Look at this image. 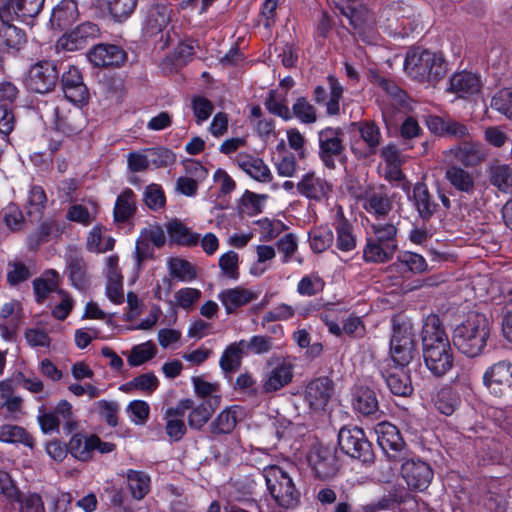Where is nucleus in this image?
<instances>
[{
	"label": "nucleus",
	"instance_id": "obj_1",
	"mask_svg": "<svg viewBox=\"0 0 512 512\" xmlns=\"http://www.w3.org/2000/svg\"><path fill=\"white\" fill-rule=\"evenodd\" d=\"M421 345L424 365L434 378L441 379L454 368V351L437 314H429L423 320Z\"/></svg>",
	"mask_w": 512,
	"mask_h": 512
},
{
	"label": "nucleus",
	"instance_id": "obj_2",
	"mask_svg": "<svg viewBox=\"0 0 512 512\" xmlns=\"http://www.w3.org/2000/svg\"><path fill=\"white\" fill-rule=\"evenodd\" d=\"M490 336V324L485 315L470 314L466 321L455 327L452 342L456 349L469 358L483 354Z\"/></svg>",
	"mask_w": 512,
	"mask_h": 512
},
{
	"label": "nucleus",
	"instance_id": "obj_3",
	"mask_svg": "<svg viewBox=\"0 0 512 512\" xmlns=\"http://www.w3.org/2000/svg\"><path fill=\"white\" fill-rule=\"evenodd\" d=\"M394 217L388 222L371 224L372 235L366 238L363 248V260L366 263L384 264L391 261L398 250V225Z\"/></svg>",
	"mask_w": 512,
	"mask_h": 512
},
{
	"label": "nucleus",
	"instance_id": "obj_4",
	"mask_svg": "<svg viewBox=\"0 0 512 512\" xmlns=\"http://www.w3.org/2000/svg\"><path fill=\"white\" fill-rule=\"evenodd\" d=\"M404 70L414 81L435 85L444 78L447 67L441 54L412 47L406 53Z\"/></svg>",
	"mask_w": 512,
	"mask_h": 512
},
{
	"label": "nucleus",
	"instance_id": "obj_5",
	"mask_svg": "<svg viewBox=\"0 0 512 512\" xmlns=\"http://www.w3.org/2000/svg\"><path fill=\"white\" fill-rule=\"evenodd\" d=\"M262 474L267 489L278 507L286 511L294 510L300 505V490L286 471L272 465L265 467Z\"/></svg>",
	"mask_w": 512,
	"mask_h": 512
},
{
	"label": "nucleus",
	"instance_id": "obj_6",
	"mask_svg": "<svg viewBox=\"0 0 512 512\" xmlns=\"http://www.w3.org/2000/svg\"><path fill=\"white\" fill-rule=\"evenodd\" d=\"M42 116L53 125L56 131L67 136L80 133L86 126L83 111L78 107H72L63 99L58 103L45 102Z\"/></svg>",
	"mask_w": 512,
	"mask_h": 512
},
{
	"label": "nucleus",
	"instance_id": "obj_7",
	"mask_svg": "<svg viewBox=\"0 0 512 512\" xmlns=\"http://www.w3.org/2000/svg\"><path fill=\"white\" fill-rule=\"evenodd\" d=\"M389 354L399 367H407L417 355L415 330L410 321H394Z\"/></svg>",
	"mask_w": 512,
	"mask_h": 512
},
{
	"label": "nucleus",
	"instance_id": "obj_8",
	"mask_svg": "<svg viewBox=\"0 0 512 512\" xmlns=\"http://www.w3.org/2000/svg\"><path fill=\"white\" fill-rule=\"evenodd\" d=\"M338 445L345 454L364 463L372 462L374 459L372 444L360 427H342L338 433Z\"/></svg>",
	"mask_w": 512,
	"mask_h": 512
},
{
	"label": "nucleus",
	"instance_id": "obj_9",
	"mask_svg": "<svg viewBox=\"0 0 512 512\" xmlns=\"http://www.w3.org/2000/svg\"><path fill=\"white\" fill-rule=\"evenodd\" d=\"M344 132L341 128L326 127L318 132L319 158L328 169L336 168V160L346 162Z\"/></svg>",
	"mask_w": 512,
	"mask_h": 512
},
{
	"label": "nucleus",
	"instance_id": "obj_10",
	"mask_svg": "<svg viewBox=\"0 0 512 512\" xmlns=\"http://www.w3.org/2000/svg\"><path fill=\"white\" fill-rule=\"evenodd\" d=\"M377 442L388 459L395 464L404 461L410 451L398 428L390 422H380L375 427Z\"/></svg>",
	"mask_w": 512,
	"mask_h": 512
},
{
	"label": "nucleus",
	"instance_id": "obj_11",
	"mask_svg": "<svg viewBox=\"0 0 512 512\" xmlns=\"http://www.w3.org/2000/svg\"><path fill=\"white\" fill-rule=\"evenodd\" d=\"M357 128L360 139L351 143L350 149L354 156L361 160L375 155L382 141V134L379 126L370 120H363L352 123Z\"/></svg>",
	"mask_w": 512,
	"mask_h": 512
},
{
	"label": "nucleus",
	"instance_id": "obj_12",
	"mask_svg": "<svg viewBox=\"0 0 512 512\" xmlns=\"http://www.w3.org/2000/svg\"><path fill=\"white\" fill-rule=\"evenodd\" d=\"M448 163H456L463 168H474L486 160L487 153L478 141L464 140L444 152Z\"/></svg>",
	"mask_w": 512,
	"mask_h": 512
},
{
	"label": "nucleus",
	"instance_id": "obj_13",
	"mask_svg": "<svg viewBox=\"0 0 512 512\" xmlns=\"http://www.w3.org/2000/svg\"><path fill=\"white\" fill-rule=\"evenodd\" d=\"M59 79V71L54 61L42 60L34 64L28 73L27 87L36 93L52 91Z\"/></svg>",
	"mask_w": 512,
	"mask_h": 512
},
{
	"label": "nucleus",
	"instance_id": "obj_14",
	"mask_svg": "<svg viewBox=\"0 0 512 512\" xmlns=\"http://www.w3.org/2000/svg\"><path fill=\"white\" fill-rule=\"evenodd\" d=\"M483 384L497 397L512 390V362L503 360L488 367L483 374Z\"/></svg>",
	"mask_w": 512,
	"mask_h": 512
},
{
	"label": "nucleus",
	"instance_id": "obj_15",
	"mask_svg": "<svg viewBox=\"0 0 512 512\" xmlns=\"http://www.w3.org/2000/svg\"><path fill=\"white\" fill-rule=\"evenodd\" d=\"M401 463V476L410 490L424 491L433 479L430 465L420 459L409 458Z\"/></svg>",
	"mask_w": 512,
	"mask_h": 512
},
{
	"label": "nucleus",
	"instance_id": "obj_16",
	"mask_svg": "<svg viewBox=\"0 0 512 512\" xmlns=\"http://www.w3.org/2000/svg\"><path fill=\"white\" fill-rule=\"evenodd\" d=\"M61 88L67 100L74 104L86 103L89 99V90L84 84L79 68L70 66L60 79Z\"/></svg>",
	"mask_w": 512,
	"mask_h": 512
},
{
	"label": "nucleus",
	"instance_id": "obj_17",
	"mask_svg": "<svg viewBox=\"0 0 512 512\" xmlns=\"http://www.w3.org/2000/svg\"><path fill=\"white\" fill-rule=\"evenodd\" d=\"M362 202L363 209L377 221L384 220L393 209V198L384 185L375 190L365 191Z\"/></svg>",
	"mask_w": 512,
	"mask_h": 512
},
{
	"label": "nucleus",
	"instance_id": "obj_18",
	"mask_svg": "<svg viewBox=\"0 0 512 512\" xmlns=\"http://www.w3.org/2000/svg\"><path fill=\"white\" fill-rule=\"evenodd\" d=\"M308 462L316 478L328 480L338 471L336 455L327 447H315L308 455Z\"/></svg>",
	"mask_w": 512,
	"mask_h": 512
},
{
	"label": "nucleus",
	"instance_id": "obj_19",
	"mask_svg": "<svg viewBox=\"0 0 512 512\" xmlns=\"http://www.w3.org/2000/svg\"><path fill=\"white\" fill-rule=\"evenodd\" d=\"M100 34L98 26L93 22H84L65 33L59 44L67 51H76L84 48L89 42L95 40Z\"/></svg>",
	"mask_w": 512,
	"mask_h": 512
},
{
	"label": "nucleus",
	"instance_id": "obj_20",
	"mask_svg": "<svg viewBox=\"0 0 512 512\" xmlns=\"http://www.w3.org/2000/svg\"><path fill=\"white\" fill-rule=\"evenodd\" d=\"M334 395V383L327 377L311 380L305 389V400L313 410H323Z\"/></svg>",
	"mask_w": 512,
	"mask_h": 512
},
{
	"label": "nucleus",
	"instance_id": "obj_21",
	"mask_svg": "<svg viewBox=\"0 0 512 512\" xmlns=\"http://www.w3.org/2000/svg\"><path fill=\"white\" fill-rule=\"evenodd\" d=\"M413 504L416 506L415 497L404 487H393L377 500H374L364 506V512H380L384 510H394L402 504Z\"/></svg>",
	"mask_w": 512,
	"mask_h": 512
},
{
	"label": "nucleus",
	"instance_id": "obj_22",
	"mask_svg": "<svg viewBox=\"0 0 512 512\" xmlns=\"http://www.w3.org/2000/svg\"><path fill=\"white\" fill-rule=\"evenodd\" d=\"M444 178L454 190L462 195L471 196L476 190L475 174L456 163H447Z\"/></svg>",
	"mask_w": 512,
	"mask_h": 512
},
{
	"label": "nucleus",
	"instance_id": "obj_23",
	"mask_svg": "<svg viewBox=\"0 0 512 512\" xmlns=\"http://www.w3.org/2000/svg\"><path fill=\"white\" fill-rule=\"evenodd\" d=\"M235 164L253 180L260 183H270L273 174L260 157L248 153H239L234 160Z\"/></svg>",
	"mask_w": 512,
	"mask_h": 512
},
{
	"label": "nucleus",
	"instance_id": "obj_24",
	"mask_svg": "<svg viewBox=\"0 0 512 512\" xmlns=\"http://www.w3.org/2000/svg\"><path fill=\"white\" fill-rule=\"evenodd\" d=\"M292 379V364L286 361H282L264 375L261 384V393H275L290 384Z\"/></svg>",
	"mask_w": 512,
	"mask_h": 512
},
{
	"label": "nucleus",
	"instance_id": "obj_25",
	"mask_svg": "<svg viewBox=\"0 0 512 512\" xmlns=\"http://www.w3.org/2000/svg\"><path fill=\"white\" fill-rule=\"evenodd\" d=\"M327 82L330 89L329 99L327 100L326 88L318 85L313 90V100L317 104H325L328 115H337L340 111V99L343 95V87L334 75H328Z\"/></svg>",
	"mask_w": 512,
	"mask_h": 512
},
{
	"label": "nucleus",
	"instance_id": "obj_26",
	"mask_svg": "<svg viewBox=\"0 0 512 512\" xmlns=\"http://www.w3.org/2000/svg\"><path fill=\"white\" fill-rule=\"evenodd\" d=\"M90 62L97 67H118L126 59V52L113 44H98L88 54Z\"/></svg>",
	"mask_w": 512,
	"mask_h": 512
},
{
	"label": "nucleus",
	"instance_id": "obj_27",
	"mask_svg": "<svg viewBox=\"0 0 512 512\" xmlns=\"http://www.w3.org/2000/svg\"><path fill=\"white\" fill-rule=\"evenodd\" d=\"M409 199L423 222L430 221L437 211L438 203L424 182H417L413 186L412 196Z\"/></svg>",
	"mask_w": 512,
	"mask_h": 512
},
{
	"label": "nucleus",
	"instance_id": "obj_28",
	"mask_svg": "<svg viewBox=\"0 0 512 512\" xmlns=\"http://www.w3.org/2000/svg\"><path fill=\"white\" fill-rule=\"evenodd\" d=\"M333 227L336 231V247L342 252H350L357 246L353 224L344 216L341 206L337 208Z\"/></svg>",
	"mask_w": 512,
	"mask_h": 512
},
{
	"label": "nucleus",
	"instance_id": "obj_29",
	"mask_svg": "<svg viewBox=\"0 0 512 512\" xmlns=\"http://www.w3.org/2000/svg\"><path fill=\"white\" fill-rule=\"evenodd\" d=\"M382 376L392 394L407 397L413 393L410 371L406 367L388 368L382 372Z\"/></svg>",
	"mask_w": 512,
	"mask_h": 512
},
{
	"label": "nucleus",
	"instance_id": "obj_30",
	"mask_svg": "<svg viewBox=\"0 0 512 512\" xmlns=\"http://www.w3.org/2000/svg\"><path fill=\"white\" fill-rule=\"evenodd\" d=\"M298 192L308 199L322 201L328 197L331 185L314 172L305 174L296 185Z\"/></svg>",
	"mask_w": 512,
	"mask_h": 512
},
{
	"label": "nucleus",
	"instance_id": "obj_31",
	"mask_svg": "<svg viewBox=\"0 0 512 512\" xmlns=\"http://www.w3.org/2000/svg\"><path fill=\"white\" fill-rule=\"evenodd\" d=\"M170 20V10L165 4H153L146 13L143 24V34L145 37H154L162 34L164 28Z\"/></svg>",
	"mask_w": 512,
	"mask_h": 512
},
{
	"label": "nucleus",
	"instance_id": "obj_32",
	"mask_svg": "<svg viewBox=\"0 0 512 512\" xmlns=\"http://www.w3.org/2000/svg\"><path fill=\"white\" fill-rule=\"evenodd\" d=\"M482 82L480 76L475 73L462 71L455 73L449 81V91L460 98H468L480 92Z\"/></svg>",
	"mask_w": 512,
	"mask_h": 512
},
{
	"label": "nucleus",
	"instance_id": "obj_33",
	"mask_svg": "<svg viewBox=\"0 0 512 512\" xmlns=\"http://www.w3.org/2000/svg\"><path fill=\"white\" fill-rule=\"evenodd\" d=\"M353 409L362 416H375L379 410L376 393L368 386H355L352 392Z\"/></svg>",
	"mask_w": 512,
	"mask_h": 512
},
{
	"label": "nucleus",
	"instance_id": "obj_34",
	"mask_svg": "<svg viewBox=\"0 0 512 512\" xmlns=\"http://www.w3.org/2000/svg\"><path fill=\"white\" fill-rule=\"evenodd\" d=\"M137 213V195L131 188H125L117 196L113 218L116 224L129 223Z\"/></svg>",
	"mask_w": 512,
	"mask_h": 512
},
{
	"label": "nucleus",
	"instance_id": "obj_35",
	"mask_svg": "<svg viewBox=\"0 0 512 512\" xmlns=\"http://www.w3.org/2000/svg\"><path fill=\"white\" fill-rule=\"evenodd\" d=\"M26 33L17 26L3 21L0 26V50L17 54L26 44Z\"/></svg>",
	"mask_w": 512,
	"mask_h": 512
},
{
	"label": "nucleus",
	"instance_id": "obj_36",
	"mask_svg": "<svg viewBox=\"0 0 512 512\" xmlns=\"http://www.w3.org/2000/svg\"><path fill=\"white\" fill-rule=\"evenodd\" d=\"M219 300L228 314L234 313L239 307L256 300L258 294L250 289L235 287L223 290L218 295Z\"/></svg>",
	"mask_w": 512,
	"mask_h": 512
},
{
	"label": "nucleus",
	"instance_id": "obj_37",
	"mask_svg": "<svg viewBox=\"0 0 512 512\" xmlns=\"http://www.w3.org/2000/svg\"><path fill=\"white\" fill-rule=\"evenodd\" d=\"M78 5L74 0H61L54 8L50 18L52 28L62 31L71 26L78 18Z\"/></svg>",
	"mask_w": 512,
	"mask_h": 512
},
{
	"label": "nucleus",
	"instance_id": "obj_38",
	"mask_svg": "<svg viewBox=\"0 0 512 512\" xmlns=\"http://www.w3.org/2000/svg\"><path fill=\"white\" fill-rule=\"evenodd\" d=\"M239 412L238 406L222 410L208 426L211 438L217 439L220 436L231 434L237 425Z\"/></svg>",
	"mask_w": 512,
	"mask_h": 512
},
{
	"label": "nucleus",
	"instance_id": "obj_39",
	"mask_svg": "<svg viewBox=\"0 0 512 512\" xmlns=\"http://www.w3.org/2000/svg\"><path fill=\"white\" fill-rule=\"evenodd\" d=\"M372 83L379 86L390 96L391 103L396 106V108L404 112L412 110L410 97L393 80L376 74L372 77Z\"/></svg>",
	"mask_w": 512,
	"mask_h": 512
},
{
	"label": "nucleus",
	"instance_id": "obj_40",
	"mask_svg": "<svg viewBox=\"0 0 512 512\" xmlns=\"http://www.w3.org/2000/svg\"><path fill=\"white\" fill-rule=\"evenodd\" d=\"M101 7L116 23H124L134 13L138 0H99Z\"/></svg>",
	"mask_w": 512,
	"mask_h": 512
},
{
	"label": "nucleus",
	"instance_id": "obj_41",
	"mask_svg": "<svg viewBox=\"0 0 512 512\" xmlns=\"http://www.w3.org/2000/svg\"><path fill=\"white\" fill-rule=\"evenodd\" d=\"M166 229L170 240L178 245L195 247L200 242V235L192 232L190 228L178 219L168 222Z\"/></svg>",
	"mask_w": 512,
	"mask_h": 512
},
{
	"label": "nucleus",
	"instance_id": "obj_42",
	"mask_svg": "<svg viewBox=\"0 0 512 512\" xmlns=\"http://www.w3.org/2000/svg\"><path fill=\"white\" fill-rule=\"evenodd\" d=\"M218 404L219 397L203 400L190 412L188 416L189 426L193 429L200 430L209 421Z\"/></svg>",
	"mask_w": 512,
	"mask_h": 512
},
{
	"label": "nucleus",
	"instance_id": "obj_43",
	"mask_svg": "<svg viewBox=\"0 0 512 512\" xmlns=\"http://www.w3.org/2000/svg\"><path fill=\"white\" fill-rule=\"evenodd\" d=\"M128 488L135 500H142L150 492L151 478L144 471L129 469L126 474Z\"/></svg>",
	"mask_w": 512,
	"mask_h": 512
},
{
	"label": "nucleus",
	"instance_id": "obj_44",
	"mask_svg": "<svg viewBox=\"0 0 512 512\" xmlns=\"http://www.w3.org/2000/svg\"><path fill=\"white\" fill-rule=\"evenodd\" d=\"M399 273H422L427 269V263L420 254L405 251L401 253L392 265Z\"/></svg>",
	"mask_w": 512,
	"mask_h": 512
},
{
	"label": "nucleus",
	"instance_id": "obj_45",
	"mask_svg": "<svg viewBox=\"0 0 512 512\" xmlns=\"http://www.w3.org/2000/svg\"><path fill=\"white\" fill-rule=\"evenodd\" d=\"M68 272L72 285L79 290H85L89 285L87 263L78 255H70L68 260Z\"/></svg>",
	"mask_w": 512,
	"mask_h": 512
},
{
	"label": "nucleus",
	"instance_id": "obj_46",
	"mask_svg": "<svg viewBox=\"0 0 512 512\" xmlns=\"http://www.w3.org/2000/svg\"><path fill=\"white\" fill-rule=\"evenodd\" d=\"M246 354V351L240 341L234 342L226 347L224 350L219 365L225 373L236 372L242 363V358Z\"/></svg>",
	"mask_w": 512,
	"mask_h": 512
},
{
	"label": "nucleus",
	"instance_id": "obj_47",
	"mask_svg": "<svg viewBox=\"0 0 512 512\" xmlns=\"http://www.w3.org/2000/svg\"><path fill=\"white\" fill-rule=\"evenodd\" d=\"M460 404L461 398L452 387L444 386L437 392L435 407L440 413L450 416L458 409Z\"/></svg>",
	"mask_w": 512,
	"mask_h": 512
},
{
	"label": "nucleus",
	"instance_id": "obj_48",
	"mask_svg": "<svg viewBox=\"0 0 512 512\" xmlns=\"http://www.w3.org/2000/svg\"><path fill=\"white\" fill-rule=\"evenodd\" d=\"M69 453L77 460L87 462L93 457L92 435L74 434L68 443Z\"/></svg>",
	"mask_w": 512,
	"mask_h": 512
},
{
	"label": "nucleus",
	"instance_id": "obj_49",
	"mask_svg": "<svg viewBox=\"0 0 512 512\" xmlns=\"http://www.w3.org/2000/svg\"><path fill=\"white\" fill-rule=\"evenodd\" d=\"M489 181L499 191L512 193V168L507 164H496L489 168Z\"/></svg>",
	"mask_w": 512,
	"mask_h": 512
},
{
	"label": "nucleus",
	"instance_id": "obj_50",
	"mask_svg": "<svg viewBox=\"0 0 512 512\" xmlns=\"http://www.w3.org/2000/svg\"><path fill=\"white\" fill-rule=\"evenodd\" d=\"M159 387V380L153 372L143 373L134 377L129 382L123 384L120 390L123 392H130L138 390L146 394H152Z\"/></svg>",
	"mask_w": 512,
	"mask_h": 512
},
{
	"label": "nucleus",
	"instance_id": "obj_51",
	"mask_svg": "<svg viewBox=\"0 0 512 512\" xmlns=\"http://www.w3.org/2000/svg\"><path fill=\"white\" fill-rule=\"evenodd\" d=\"M0 441L7 443H22L33 447V437L21 426L4 424L0 426Z\"/></svg>",
	"mask_w": 512,
	"mask_h": 512
},
{
	"label": "nucleus",
	"instance_id": "obj_52",
	"mask_svg": "<svg viewBox=\"0 0 512 512\" xmlns=\"http://www.w3.org/2000/svg\"><path fill=\"white\" fill-rule=\"evenodd\" d=\"M334 241V234L327 226L315 227L309 232V243L315 253H322L330 248Z\"/></svg>",
	"mask_w": 512,
	"mask_h": 512
},
{
	"label": "nucleus",
	"instance_id": "obj_53",
	"mask_svg": "<svg viewBox=\"0 0 512 512\" xmlns=\"http://www.w3.org/2000/svg\"><path fill=\"white\" fill-rule=\"evenodd\" d=\"M169 272L173 278L183 282H190L197 278V271L193 264L181 258H171Z\"/></svg>",
	"mask_w": 512,
	"mask_h": 512
},
{
	"label": "nucleus",
	"instance_id": "obj_54",
	"mask_svg": "<svg viewBox=\"0 0 512 512\" xmlns=\"http://www.w3.org/2000/svg\"><path fill=\"white\" fill-rule=\"evenodd\" d=\"M45 0H15L14 14L22 21L29 23L44 7Z\"/></svg>",
	"mask_w": 512,
	"mask_h": 512
},
{
	"label": "nucleus",
	"instance_id": "obj_55",
	"mask_svg": "<svg viewBox=\"0 0 512 512\" xmlns=\"http://www.w3.org/2000/svg\"><path fill=\"white\" fill-rule=\"evenodd\" d=\"M156 353V345L152 341H147L133 346L127 361L131 367H137L154 358Z\"/></svg>",
	"mask_w": 512,
	"mask_h": 512
},
{
	"label": "nucleus",
	"instance_id": "obj_56",
	"mask_svg": "<svg viewBox=\"0 0 512 512\" xmlns=\"http://www.w3.org/2000/svg\"><path fill=\"white\" fill-rule=\"evenodd\" d=\"M291 114L303 124H313L317 121V111L305 97L296 99Z\"/></svg>",
	"mask_w": 512,
	"mask_h": 512
},
{
	"label": "nucleus",
	"instance_id": "obj_57",
	"mask_svg": "<svg viewBox=\"0 0 512 512\" xmlns=\"http://www.w3.org/2000/svg\"><path fill=\"white\" fill-rule=\"evenodd\" d=\"M324 287V280L317 273H311L300 279L297 284V292L301 296L312 297L321 293Z\"/></svg>",
	"mask_w": 512,
	"mask_h": 512
},
{
	"label": "nucleus",
	"instance_id": "obj_58",
	"mask_svg": "<svg viewBox=\"0 0 512 512\" xmlns=\"http://www.w3.org/2000/svg\"><path fill=\"white\" fill-rule=\"evenodd\" d=\"M246 354H266L273 349V339L267 335H255L249 340H240Z\"/></svg>",
	"mask_w": 512,
	"mask_h": 512
},
{
	"label": "nucleus",
	"instance_id": "obj_59",
	"mask_svg": "<svg viewBox=\"0 0 512 512\" xmlns=\"http://www.w3.org/2000/svg\"><path fill=\"white\" fill-rule=\"evenodd\" d=\"M143 201L150 210L162 209L166 204V197L161 185L152 183L146 186Z\"/></svg>",
	"mask_w": 512,
	"mask_h": 512
},
{
	"label": "nucleus",
	"instance_id": "obj_60",
	"mask_svg": "<svg viewBox=\"0 0 512 512\" xmlns=\"http://www.w3.org/2000/svg\"><path fill=\"white\" fill-rule=\"evenodd\" d=\"M60 233V228L55 222H43L37 231L29 237V243L33 247H38L53 237H57Z\"/></svg>",
	"mask_w": 512,
	"mask_h": 512
},
{
	"label": "nucleus",
	"instance_id": "obj_61",
	"mask_svg": "<svg viewBox=\"0 0 512 512\" xmlns=\"http://www.w3.org/2000/svg\"><path fill=\"white\" fill-rule=\"evenodd\" d=\"M145 152L147 153L149 167L162 168L175 162V154L170 149L157 147L147 149Z\"/></svg>",
	"mask_w": 512,
	"mask_h": 512
},
{
	"label": "nucleus",
	"instance_id": "obj_62",
	"mask_svg": "<svg viewBox=\"0 0 512 512\" xmlns=\"http://www.w3.org/2000/svg\"><path fill=\"white\" fill-rule=\"evenodd\" d=\"M30 269L21 261H12L7 265V283L14 287L30 279Z\"/></svg>",
	"mask_w": 512,
	"mask_h": 512
},
{
	"label": "nucleus",
	"instance_id": "obj_63",
	"mask_svg": "<svg viewBox=\"0 0 512 512\" xmlns=\"http://www.w3.org/2000/svg\"><path fill=\"white\" fill-rule=\"evenodd\" d=\"M19 504L20 512H45L44 503L40 495L31 493L23 495L18 492V499H13L11 504Z\"/></svg>",
	"mask_w": 512,
	"mask_h": 512
},
{
	"label": "nucleus",
	"instance_id": "obj_64",
	"mask_svg": "<svg viewBox=\"0 0 512 512\" xmlns=\"http://www.w3.org/2000/svg\"><path fill=\"white\" fill-rule=\"evenodd\" d=\"M491 107L512 120V89L498 91L492 98Z\"/></svg>",
	"mask_w": 512,
	"mask_h": 512
}]
</instances>
